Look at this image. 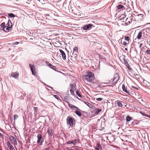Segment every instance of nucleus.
I'll return each instance as SVG.
<instances>
[{
  "mask_svg": "<svg viewBox=\"0 0 150 150\" xmlns=\"http://www.w3.org/2000/svg\"><path fill=\"white\" fill-rule=\"evenodd\" d=\"M83 79L89 82H92L94 80V74L90 71H87L83 76Z\"/></svg>",
  "mask_w": 150,
  "mask_h": 150,
  "instance_id": "1",
  "label": "nucleus"
},
{
  "mask_svg": "<svg viewBox=\"0 0 150 150\" xmlns=\"http://www.w3.org/2000/svg\"><path fill=\"white\" fill-rule=\"evenodd\" d=\"M120 79L119 75L116 73L114 74L113 79H111L110 81V83H112L113 85H115Z\"/></svg>",
  "mask_w": 150,
  "mask_h": 150,
  "instance_id": "2",
  "label": "nucleus"
},
{
  "mask_svg": "<svg viewBox=\"0 0 150 150\" xmlns=\"http://www.w3.org/2000/svg\"><path fill=\"white\" fill-rule=\"evenodd\" d=\"M78 52V48L77 47H75L73 49V52L72 53V55L71 56V59L73 61L74 59L75 58L77 57V55L76 53Z\"/></svg>",
  "mask_w": 150,
  "mask_h": 150,
  "instance_id": "3",
  "label": "nucleus"
},
{
  "mask_svg": "<svg viewBox=\"0 0 150 150\" xmlns=\"http://www.w3.org/2000/svg\"><path fill=\"white\" fill-rule=\"evenodd\" d=\"M74 118L69 117H68L67 119V123L69 125V127H73L74 124Z\"/></svg>",
  "mask_w": 150,
  "mask_h": 150,
  "instance_id": "4",
  "label": "nucleus"
},
{
  "mask_svg": "<svg viewBox=\"0 0 150 150\" xmlns=\"http://www.w3.org/2000/svg\"><path fill=\"white\" fill-rule=\"evenodd\" d=\"M37 138V143H39L40 145H42L43 140L42 135L40 134H38Z\"/></svg>",
  "mask_w": 150,
  "mask_h": 150,
  "instance_id": "5",
  "label": "nucleus"
},
{
  "mask_svg": "<svg viewBox=\"0 0 150 150\" xmlns=\"http://www.w3.org/2000/svg\"><path fill=\"white\" fill-rule=\"evenodd\" d=\"M29 66L30 68L32 74L35 76L36 74L35 71V67L34 65L30 64Z\"/></svg>",
  "mask_w": 150,
  "mask_h": 150,
  "instance_id": "6",
  "label": "nucleus"
},
{
  "mask_svg": "<svg viewBox=\"0 0 150 150\" xmlns=\"http://www.w3.org/2000/svg\"><path fill=\"white\" fill-rule=\"evenodd\" d=\"M93 26V25L91 24H88L84 26L83 29L84 30H90L92 27Z\"/></svg>",
  "mask_w": 150,
  "mask_h": 150,
  "instance_id": "7",
  "label": "nucleus"
},
{
  "mask_svg": "<svg viewBox=\"0 0 150 150\" xmlns=\"http://www.w3.org/2000/svg\"><path fill=\"white\" fill-rule=\"evenodd\" d=\"M10 141L13 142L14 145H17V143L16 139L14 138L13 136H10Z\"/></svg>",
  "mask_w": 150,
  "mask_h": 150,
  "instance_id": "8",
  "label": "nucleus"
},
{
  "mask_svg": "<svg viewBox=\"0 0 150 150\" xmlns=\"http://www.w3.org/2000/svg\"><path fill=\"white\" fill-rule=\"evenodd\" d=\"M8 20L7 24L8 25V26H5V27L4 29H3L2 30L4 31L5 32H7L9 31V18L8 17Z\"/></svg>",
  "mask_w": 150,
  "mask_h": 150,
  "instance_id": "9",
  "label": "nucleus"
},
{
  "mask_svg": "<svg viewBox=\"0 0 150 150\" xmlns=\"http://www.w3.org/2000/svg\"><path fill=\"white\" fill-rule=\"evenodd\" d=\"M59 51L61 53L60 55H61L63 59L65 60L66 59V55L64 52L62 50H60Z\"/></svg>",
  "mask_w": 150,
  "mask_h": 150,
  "instance_id": "10",
  "label": "nucleus"
},
{
  "mask_svg": "<svg viewBox=\"0 0 150 150\" xmlns=\"http://www.w3.org/2000/svg\"><path fill=\"white\" fill-rule=\"evenodd\" d=\"M46 64L47 65H48L51 68L54 70L55 67L53 66L52 64L49 63L48 62L46 61Z\"/></svg>",
  "mask_w": 150,
  "mask_h": 150,
  "instance_id": "11",
  "label": "nucleus"
},
{
  "mask_svg": "<svg viewBox=\"0 0 150 150\" xmlns=\"http://www.w3.org/2000/svg\"><path fill=\"white\" fill-rule=\"evenodd\" d=\"M11 76L13 77L16 78L18 77L19 74L17 72H13L11 73Z\"/></svg>",
  "mask_w": 150,
  "mask_h": 150,
  "instance_id": "12",
  "label": "nucleus"
},
{
  "mask_svg": "<svg viewBox=\"0 0 150 150\" xmlns=\"http://www.w3.org/2000/svg\"><path fill=\"white\" fill-rule=\"evenodd\" d=\"M68 105H69V107L71 109L75 108H76V109H77L78 110L79 109V108H78L77 107H76L74 105H72V104H70L68 102Z\"/></svg>",
  "mask_w": 150,
  "mask_h": 150,
  "instance_id": "13",
  "label": "nucleus"
},
{
  "mask_svg": "<svg viewBox=\"0 0 150 150\" xmlns=\"http://www.w3.org/2000/svg\"><path fill=\"white\" fill-rule=\"evenodd\" d=\"M5 25V23L4 22L2 23L0 25V28L1 30H3V29H4L5 27L6 26Z\"/></svg>",
  "mask_w": 150,
  "mask_h": 150,
  "instance_id": "14",
  "label": "nucleus"
},
{
  "mask_svg": "<svg viewBox=\"0 0 150 150\" xmlns=\"http://www.w3.org/2000/svg\"><path fill=\"white\" fill-rule=\"evenodd\" d=\"M145 32L146 33V34L148 35H149L150 34V29L148 28L146 29Z\"/></svg>",
  "mask_w": 150,
  "mask_h": 150,
  "instance_id": "15",
  "label": "nucleus"
},
{
  "mask_svg": "<svg viewBox=\"0 0 150 150\" xmlns=\"http://www.w3.org/2000/svg\"><path fill=\"white\" fill-rule=\"evenodd\" d=\"M142 31H141V32H139L138 33V34L137 36V38L138 39H140L142 37Z\"/></svg>",
  "mask_w": 150,
  "mask_h": 150,
  "instance_id": "16",
  "label": "nucleus"
},
{
  "mask_svg": "<svg viewBox=\"0 0 150 150\" xmlns=\"http://www.w3.org/2000/svg\"><path fill=\"white\" fill-rule=\"evenodd\" d=\"M47 132L50 135L52 136L53 134V132L52 129L50 128H48Z\"/></svg>",
  "mask_w": 150,
  "mask_h": 150,
  "instance_id": "17",
  "label": "nucleus"
},
{
  "mask_svg": "<svg viewBox=\"0 0 150 150\" xmlns=\"http://www.w3.org/2000/svg\"><path fill=\"white\" fill-rule=\"evenodd\" d=\"M71 87V89L73 90H75L76 85L74 84H70V85Z\"/></svg>",
  "mask_w": 150,
  "mask_h": 150,
  "instance_id": "18",
  "label": "nucleus"
},
{
  "mask_svg": "<svg viewBox=\"0 0 150 150\" xmlns=\"http://www.w3.org/2000/svg\"><path fill=\"white\" fill-rule=\"evenodd\" d=\"M132 16V14L130 15V16L129 17V18H127L126 19V21H127L128 22H129V23H131V22H132V20L131 19V17Z\"/></svg>",
  "mask_w": 150,
  "mask_h": 150,
  "instance_id": "19",
  "label": "nucleus"
},
{
  "mask_svg": "<svg viewBox=\"0 0 150 150\" xmlns=\"http://www.w3.org/2000/svg\"><path fill=\"white\" fill-rule=\"evenodd\" d=\"M116 104L119 107H122V103L119 101H116Z\"/></svg>",
  "mask_w": 150,
  "mask_h": 150,
  "instance_id": "20",
  "label": "nucleus"
},
{
  "mask_svg": "<svg viewBox=\"0 0 150 150\" xmlns=\"http://www.w3.org/2000/svg\"><path fill=\"white\" fill-rule=\"evenodd\" d=\"M122 90L124 91H125L126 93H128V92L127 91V88L125 87V85L124 84H123L122 85Z\"/></svg>",
  "mask_w": 150,
  "mask_h": 150,
  "instance_id": "21",
  "label": "nucleus"
},
{
  "mask_svg": "<svg viewBox=\"0 0 150 150\" xmlns=\"http://www.w3.org/2000/svg\"><path fill=\"white\" fill-rule=\"evenodd\" d=\"M85 103L90 108H92V105L88 102H85Z\"/></svg>",
  "mask_w": 150,
  "mask_h": 150,
  "instance_id": "22",
  "label": "nucleus"
},
{
  "mask_svg": "<svg viewBox=\"0 0 150 150\" xmlns=\"http://www.w3.org/2000/svg\"><path fill=\"white\" fill-rule=\"evenodd\" d=\"M101 111V110L100 109H96L95 113L96 114H98L99 112Z\"/></svg>",
  "mask_w": 150,
  "mask_h": 150,
  "instance_id": "23",
  "label": "nucleus"
},
{
  "mask_svg": "<svg viewBox=\"0 0 150 150\" xmlns=\"http://www.w3.org/2000/svg\"><path fill=\"white\" fill-rule=\"evenodd\" d=\"M132 119V118L129 116H127L126 117V120L127 121L129 122Z\"/></svg>",
  "mask_w": 150,
  "mask_h": 150,
  "instance_id": "24",
  "label": "nucleus"
},
{
  "mask_svg": "<svg viewBox=\"0 0 150 150\" xmlns=\"http://www.w3.org/2000/svg\"><path fill=\"white\" fill-rule=\"evenodd\" d=\"M75 113L79 116H80L81 115V112L79 111H76L75 112Z\"/></svg>",
  "mask_w": 150,
  "mask_h": 150,
  "instance_id": "25",
  "label": "nucleus"
},
{
  "mask_svg": "<svg viewBox=\"0 0 150 150\" xmlns=\"http://www.w3.org/2000/svg\"><path fill=\"white\" fill-rule=\"evenodd\" d=\"M140 113H141V115H142L143 116H145L150 118V116H149L148 115L145 114L144 113H143L142 112H140Z\"/></svg>",
  "mask_w": 150,
  "mask_h": 150,
  "instance_id": "26",
  "label": "nucleus"
},
{
  "mask_svg": "<svg viewBox=\"0 0 150 150\" xmlns=\"http://www.w3.org/2000/svg\"><path fill=\"white\" fill-rule=\"evenodd\" d=\"M121 44H122L124 46L126 45L127 44V42L125 41H123L122 42V40L121 41Z\"/></svg>",
  "mask_w": 150,
  "mask_h": 150,
  "instance_id": "27",
  "label": "nucleus"
},
{
  "mask_svg": "<svg viewBox=\"0 0 150 150\" xmlns=\"http://www.w3.org/2000/svg\"><path fill=\"white\" fill-rule=\"evenodd\" d=\"M125 40L127 41H129L130 40L129 36H125Z\"/></svg>",
  "mask_w": 150,
  "mask_h": 150,
  "instance_id": "28",
  "label": "nucleus"
},
{
  "mask_svg": "<svg viewBox=\"0 0 150 150\" xmlns=\"http://www.w3.org/2000/svg\"><path fill=\"white\" fill-rule=\"evenodd\" d=\"M124 7V6L123 5H118L117 6V8L118 9H120L121 8H122Z\"/></svg>",
  "mask_w": 150,
  "mask_h": 150,
  "instance_id": "29",
  "label": "nucleus"
},
{
  "mask_svg": "<svg viewBox=\"0 0 150 150\" xmlns=\"http://www.w3.org/2000/svg\"><path fill=\"white\" fill-rule=\"evenodd\" d=\"M16 16L12 13H10V18L14 17Z\"/></svg>",
  "mask_w": 150,
  "mask_h": 150,
  "instance_id": "30",
  "label": "nucleus"
},
{
  "mask_svg": "<svg viewBox=\"0 0 150 150\" xmlns=\"http://www.w3.org/2000/svg\"><path fill=\"white\" fill-rule=\"evenodd\" d=\"M98 147L97 148H98L99 149H100V150L102 149V147L101 146L100 144L99 143L98 144Z\"/></svg>",
  "mask_w": 150,
  "mask_h": 150,
  "instance_id": "31",
  "label": "nucleus"
},
{
  "mask_svg": "<svg viewBox=\"0 0 150 150\" xmlns=\"http://www.w3.org/2000/svg\"><path fill=\"white\" fill-rule=\"evenodd\" d=\"M76 93L77 95L78 96L81 98V94L78 91H76Z\"/></svg>",
  "mask_w": 150,
  "mask_h": 150,
  "instance_id": "32",
  "label": "nucleus"
},
{
  "mask_svg": "<svg viewBox=\"0 0 150 150\" xmlns=\"http://www.w3.org/2000/svg\"><path fill=\"white\" fill-rule=\"evenodd\" d=\"M18 118V116L17 115H15L14 116V120L15 121Z\"/></svg>",
  "mask_w": 150,
  "mask_h": 150,
  "instance_id": "33",
  "label": "nucleus"
},
{
  "mask_svg": "<svg viewBox=\"0 0 150 150\" xmlns=\"http://www.w3.org/2000/svg\"><path fill=\"white\" fill-rule=\"evenodd\" d=\"M74 90H71V89H70V91L71 92V94H72L73 95H74Z\"/></svg>",
  "mask_w": 150,
  "mask_h": 150,
  "instance_id": "34",
  "label": "nucleus"
},
{
  "mask_svg": "<svg viewBox=\"0 0 150 150\" xmlns=\"http://www.w3.org/2000/svg\"><path fill=\"white\" fill-rule=\"evenodd\" d=\"M73 147H74L75 148V149L76 150H82L81 149H80L78 148V147L76 146H74Z\"/></svg>",
  "mask_w": 150,
  "mask_h": 150,
  "instance_id": "35",
  "label": "nucleus"
},
{
  "mask_svg": "<svg viewBox=\"0 0 150 150\" xmlns=\"http://www.w3.org/2000/svg\"><path fill=\"white\" fill-rule=\"evenodd\" d=\"M19 44V42H14L12 44V45H17L18 44Z\"/></svg>",
  "mask_w": 150,
  "mask_h": 150,
  "instance_id": "36",
  "label": "nucleus"
},
{
  "mask_svg": "<svg viewBox=\"0 0 150 150\" xmlns=\"http://www.w3.org/2000/svg\"><path fill=\"white\" fill-rule=\"evenodd\" d=\"M74 142L76 143H76H79V139H75L74 140Z\"/></svg>",
  "mask_w": 150,
  "mask_h": 150,
  "instance_id": "37",
  "label": "nucleus"
},
{
  "mask_svg": "<svg viewBox=\"0 0 150 150\" xmlns=\"http://www.w3.org/2000/svg\"><path fill=\"white\" fill-rule=\"evenodd\" d=\"M72 141H71V140H69L67 142V144H72Z\"/></svg>",
  "mask_w": 150,
  "mask_h": 150,
  "instance_id": "38",
  "label": "nucleus"
},
{
  "mask_svg": "<svg viewBox=\"0 0 150 150\" xmlns=\"http://www.w3.org/2000/svg\"><path fill=\"white\" fill-rule=\"evenodd\" d=\"M103 99V98H97L96 100H97L98 101H100L102 100Z\"/></svg>",
  "mask_w": 150,
  "mask_h": 150,
  "instance_id": "39",
  "label": "nucleus"
},
{
  "mask_svg": "<svg viewBox=\"0 0 150 150\" xmlns=\"http://www.w3.org/2000/svg\"><path fill=\"white\" fill-rule=\"evenodd\" d=\"M54 96L55 98L57 99L58 100L59 98V96L57 95H54Z\"/></svg>",
  "mask_w": 150,
  "mask_h": 150,
  "instance_id": "40",
  "label": "nucleus"
},
{
  "mask_svg": "<svg viewBox=\"0 0 150 150\" xmlns=\"http://www.w3.org/2000/svg\"><path fill=\"white\" fill-rule=\"evenodd\" d=\"M10 150H15L14 149H13V146L11 145L10 144Z\"/></svg>",
  "mask_w": 150,
  "mask_h": 150,
  "instance_id": "41",
  "label": "nucleus"
},
{
  "mask_svg": "<svg viewBox=\"0 0 150 150\" xmlns=\"http://www.w3.org/2000/svg\"><path fill=\"white\" fill-rule=\"evenodd\" d=\"M146 53L147 54H150V50H147L146 51Z\"/></svg>",
  "mask_w": 150,
  "mask_h": 150,
  "instance_id": "42",
  "label": "nucleus"
},
{
  "mask_svg": "<svg viewBox=\"0 0 150 150\" xmlns=\"http://www.w3.org/2000/svg\"><path fill=\"white\" fill-rule=\"evenodd\" d=\"M38 107H34V110L36 111L37 112V111L38 110Z\"/></svg>",
  "mask_w": 150,
  "mask_h": 150,
  "instance_id": "43",
  "label": "nucleus"
},
{
  "mask_svg": "<svg viewBox=\"0 0 150 150\" xmlns=\"http://www.w3.org/2000/svg\"><path fill=\"white\" fill-rule=\"evenodd\" d=\"M72 144H73L74 145H75L76 144L74 142V140H72Z\"/></svg>",
  "mask_w": 150,
  "mask_h": 150,
  "instance_id": "44",
  "label": "nucleus"
},
{
  "mask_svg": "<svg viewBox=\"0 0 150 150\" xmlns=\"http://www.w3.org/2000/svg\"><path fill=\"white\" fill-rule=\"evenodd\" d=\"M0 136L1 137H3L4 136H3V135L2 134L0 133Z\"/></svg>",
  "mask_w": 150,
  "mask_h": 150,
  "instance_id": "45",
  "label": "nucleus"
},
{
  "mask_svg": "<svg viewBox=\"0 0 150 150\" xmlns=\"http://www.w3.org/2000/svg\"><path fill=\"white\" fill-rule=\"evenodd\" d=\"M132 87L134 88H135V89H136L137 90H138V88H136V87L135 86H132Z\"/></svg>",
  "mask_w": 150,
  "mask_h": 150,
  "instance_id": "46",
  "label": "nucleus"
},
{
  "mask_svg": "<svg viewBox=\"0 0 150 150\" xmlns=\"http://www.w3.org/2000/svg\"><path fill=\"white\" fill-rule=\"evenodd\" d=\"M7 144H8V147H9V141H8L7 142Z\"/></svg>",
  "mask_w": 150,
  "mask_h": 150,
  "instance_id": "47",
  "label": "nucleus"
},
{
  "mask_svg": "<svg viewBox=\"0 0 150 150\" xmlns=\"http://www.w3.org/2000/svg\"><path fill=\"white\" fill-rule=\"evenodd\" d=\"M68 149L67 150H74V149H69V148H67Z\"/></svg>",
  "mask_w": 150,
  "mask_h": 150,
  "instance_id": "48",
  "label": "nucleus"
},
{
  "mask_svg": "<svg viewBox=\"0 0 150 150\" xmlns=\"http://www.w3.org/2000/svg\"><path fill=\"white\" fill-rule=\"evenodd\" d=\"M95 150H99V149H98V148H97V147H96L95 148Z\"/></svg>",
  "mask_w": 150,
  "mask_h": 150,
  "instance_id": "49",
  "label": "nucleus"
},
{
  "mask_svg": "<svg viewBox=\"0 0 150 150\" xmlns=\"http://www.w3.org/2000/svg\"><path fill=\"white\" fill-rule=\"evenodd\" d=\"M142 45V44L141 43L140 45V47H141V46Z\"/></svg>",
  "mask_w": 150,
  "mask_h": 150,
  "instance_id": "50",
  "label": "nucleus"
},
{
  "mask_svg": "<svg viewBox=\"0 0 150 150\" xmlns=\"http://www.w3.org/2000/svg\"><path fill=\"white\" fill-rule=\"evenodd\" d=\"M125 50L126 51H127V48H125Z\"/></svg>",
  "mask_w": 150,
  "mask_h": 150,
  "instance_id": "51",
  "label": "nucleus"
},
{
  "mask_svg": "<svg viewBox=\"0 0 150 150\" xmlns=\"http://www.w3.org/2000/svg\"><path fill=\"white\" fill-rule=\"evenodd\" d=\"M128 68L129 70H130L131 69L129 67H128Z\"/></svg>",
  "mask_w": 150,
  "mask_h": 150,
  "instance_id": "52",
  "label": "nucleus"
},
{
  "mask_svg": "<svg viewBox=\"0 0 150 150\" xmlns=\"http://www.w3.org/2000/svg\"><path fill=\"white\" fill-rule=\"evenodd\" d=\"M12 25L11 26V27H10V29L12 28Z\"/></svg>",
  "mask_w": 150,
  "mask_h": 150,
  "instance_id": "53",
  "label": "nucleus"
},
{
  "mask_svg": "<svg viewBox=\"0 0 150 150\" xmlns=\"http://www.w3.org/2000/svg\"><path fill=\"white\" fill-rule=\"evenodd\" d=\"M45 150H48V149L47 148H46V149H45Z\"/></svg>",
  "mask_w": 150,
  "mask_h": 150,
  "instance_id": "54",
  "label": "nucleus"
},
{
  "mask_svg": "<svg viewBox=\"0 0 150 150\" xmlns=\"http://www.w3.org/2000/svg\"><path fill=\"white\" fill-rule=\"evenodd\" d=\"M8 15L9 16V13H8Z\"/></svg>",
  "mask_w": 150,
  "mask_h": 150,
  "instance_id": "55",
  "label": "nucleus"
},
{
  "mask_svg": "<svg viewBox=\"0 0 150 150\" xmlns=\"http://www.w3.org/2000/svg\"><path fill=\"white\" fill-rule=\"evenodd\" d=\"M10 23H12L10 21Z\"/></svg>",
  "mask_w": 150,
  "mask_h": 150,
  "instance_id": "56",
  "label": "nucleus"
},
{
  "mask_svg": "<svg viewBox=\"0 0 150 150\" xmlns=\"http://www.w3.org/2000/svg\"><path fill=\"white\" fill-rule=\"evenodd\" d=\"M149 45L150 46V43L149 44Z\"/></svg>",
  "mask_w": 150,
  "mask_h": 150,
  "instance_id": "57",
  "label": "nucleus"
},
{
  "mask_svg": "<svg viewBox=\"0 0 150 150\" xmlns=\"http://www.w3.org/2000/svg\"><path fill=\"white\" fill-rule=\"evenodd\" d=\"M58 150L57 149V150Z\"/></svg>",
  "mask_w": 150,
  "mask_h": 150,
  "instance_id": "58",
  "label": "nucleus"
}]
</instances>
